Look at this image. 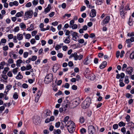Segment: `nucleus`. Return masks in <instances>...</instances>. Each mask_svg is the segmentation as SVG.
<instances>
[{
	"label": "nucleus",
	"mask_w": 134,
	"mask_h": 134,
	"mask_svg": "<svg viewBox=\"0 0 134 134\" xmlns=\"http://www.w3.org/2000/svg\"><path fill=\"white\" fill-rule=\"evenodd\" d=\"M62 49L64 51H66L68 49V47L66 46H62Z\"/></svg>",
	"instance_id": "46"
},
{
	"label": "nucleus",
	"mask_w": 134,
	"mask_h": 134,
	"mask_svg": "<svg viewBox=\"0 0 134 134\" xmlns=\"http://www.w3.org/2000/svg\"><path fill=\"white\" fill-rule=\"evenodd\" d=\"M9 70V68L8 67H5L4 68L3 71L2 72L3 74H6L8 71Z\"/></svg>",
	"instance_id": "25"
},
{
	"label": "nucleus",
	"mask_w": 134,
	"mask_h": 134,
	"mask_svg": "<svg viewBox=\"0 0 134 134\" xmlns=\"http://www.w3.org/2000/svg\"><path fill=\"white\" fill-rule=\"evenodd\" d=\"M33 13L32 10H30L26 12L24 14V18L28 19L32 18Z\"/></svg>",
	"instance_id": "6"
},
{
	"label": "nucleus",
	"mask_w": 134,
	"mask_h": 134,
	"mask_svg": "<svg viewBox=\"0 0 134 134\" xmlns=\"http://www.w3.org/2000/svg\"><path fill=\"white\" fill-rule=\"evenodd\" d=\"M125 82L126 83L128 84L129 82V78L128 76H126L125 78Z\"/></svg>",
	"instance_id": "42"
},
{
	"label": "nucleus",
	"mask_w": 134,
	"mask_h": 134,
	"mask_svg": "<svg viewBox=\"0 0 134 134\" xmlns=\"http://www.w3.org/2000/svg\"><path fill=\"white\" fill-rule=\"evenodd\" d=\"M69 116H66L64 120L62 121V122L67 124V122H68V121L69 119Z\"/></svg>",
	"instance_id": "23"
},
{
	"label": "nucleus",
	"mask_w": 134,
	"mask_h": 134,
	"mask_svg": "<svg viewBox=\"0 0 134 134\" xmlns=\"http://www.w3.org/2000/svg\"><path fill=\"white\" fill-rule=\"evenodd\" d=\"M61 130L59 129H58L55 131V134H59L61 133Z\"/></svg>",
	"instance_id": "48"
},
{
	"label": "nucleus",
	"mask_w": 134,
	"mask_h": 134,
	"mask_svg": "<svg viewBox=\"0 0 134 134\" xmlns=\"http://www.w3.org/2000/svg\"><path fill=\"white\" fill-rule=\"evenodd\" d=\"M125 125L126 124L122 121L120 122L118 124L119 126L120 127L125 126Z\"/></svg>",
	"instance_id": "29"
},
{
	"label": "nucleus",
	"mask_w": 134,
	"mask_h": 134,
	"mask_svg": "<svg viewBox=\"0 0 134 134\" xmlns=\"http://www.w3.org/2000/svg\"><path fill=\"white\" fill-rule=\"evenodd\" d=\"M126 71L128 74H131L133 72V68L131 67H129L126 69Z\"/></svg>",
	"instance_id": "13"
},
{
	"label": "nucleus",
	"mask_w": 134,
	"mask_h": 134,
	"mask_svg": "<svg viewBox=\"0 0 134 134\" xmlns=\"http://www.w3.org/2000/svg\"><path fill=\"white\" fill-rule=\"evenodd\" d=\"M24 15V12L23 11L17 13L15 15V16L17 18L21 17Z\"/></svg>",
	"instance_id": "15"
},
{
	"label": "nucleus",
	"mask_w": 134,
	"mask_h": 134,
	"mask_svg": "<svg viewBox=\"0 0 134 134\" xmlns=\"http://www.w3.org/2000/svg\"><path fill=\"white\" fill-rule=\"evenodd\" d=\"M16 78V79H21L23 78V76L21 75L20 72H19L18 73Z\"/></svg>",
	"instance_id": "22"
},
{
	"label": "nucleus",
	"mask_w": 134,
	"mask_h": 134,
	"mask_svg": "<svg viewBox=\"0 0 134 134\" xmlns=\"http://www.w3.org/2000/svg\"><path fill=\"white\" fill-rule=\"evenodd\" d=\"M17 39L19 40H21L23 38V36L22 34L20 33L18 34L16 36Z\"/></svg>",
	"instance_id": "19"
},
{
	"label": "nucleus",
	"mask_w": 134,
	"mask_h": 134,
	"mask_svg": "<svg viewBox=\"0 0 134 134\" xmlns=\"http://www.w3.org/2000/svg\"><path fill=\"white\" fill-rule=\"evenodd\" d=\"M12 87V86L10 85H8L6 86L5 87V89L4 92V93L6 94H7L9 91L10 90Z\"/></svg>",
	"instance_id": "11"
},
{
	"label": "nucleus",
	"mask_w": 134,
	"mask_h": 134,
	"mask_svg": "<svg viewBox=\"0 0 134 134\" xmlns=\"http://www.w3.org/2000/svg\"><path fill=\"white\" fill-rule=\"evenodd\" d=\"M13 98L14 99H16L18 98V95L17 92H15L13 95Z\"/></svg>",
	"instance_id": "31"
},
{
	"label": "nucleus",
	"mask_w": 134,
	"mask_h": 134,
	"mask_svg": "<svg viewBox=\"0 0 134 134\" xmlns=\"http://www.w3.org/2000/svg\"><path fill=\"white\" fill-rule=\"evenodd\" d=\"M8 45L10 48H13L14 46V44L12 42H10L8 43Z\"/></svg>",
	"instance_id": "63"
},
{
	"label": "nucleus",
	"mask_w": 134,
	"mask_h": 134,
	"mask_svg": "<svg viewBox=\"0 0 134 134\" xmlns=\"http://www.w3.org/2000/svg\"><path fill=\"white\" fill-rule=\"evenodd\" d=\"M19 26L21 29H24L26 27V25L24 23H21L19 24Z\"/></svg>",
	"instance_id": "26"
},
{
	"label": "nucleus",
	"mask_w": 134,
	"mask_h": 134,
	"mask_svg": "<svg viewBox=\"0 0 134 134\" xmlns=\"http://www.w3.org/2000/svg\"><path fill=\"white\" fill-rule=\"evenodd\" d=\"M70 42V39L69 38V37L67 36L66 37L64 41V42L65 43H69Z\"/></svg>",
	"instance_id": "20"
},
{
	"label": "nucleus",
	"mask_w": 134,
	"mask_h": 134,
	"mask_svg": "<svg viewBox=\"0 0 134 134\" xmlns=\"http://www.w3.org/2000/svg\"><path fill=\"white\" fill-rule=\"evenodd\" d=\"M130 58L131 59H133L134 58V51L130 55Z\"/></svg>",
	"instance_id": "41"
},
{
	"label": "nucleus",
	"mask_w": 134,
	"mask_h": 134,
	"mask_svg": "<svg viewBox=\"0 0 134 134\" xmlns=\"http://www.w3.org/2000/svg\"><path fill=\"white\" fill-rule=\"evenodd\" d=\"M68 65L69 66L71 67L73 66L74 64L72 62L70 61L68 62Z\"/></svg>",
	"instance_id": "59"
},
{
	"label": "nucleus",
	"mask_w": 134,
	"mask_h": 134,
	"mask_svg": "<svg viewBox=\"0 0 134 134\" xmlns=\"http://www.w3.org/2000/svg\"><path fill=\"white\" fill-rule=\"evenodd\" d=\"M86 77L91 80H94L95 79V75L88 69H87L85 72Z\"/></svg>",
	"instance_id": "2"
},
{
	"label": "nucleus",
	"mask_w": 134,
	"mask_h": 134,
	"mask_svg": "<svg viewBox=\"0 0 134 134\" xmlns=\"http://www.w3.org/2000/svg\"><path fill=\"white\" fill-rule=\"evenodd\" d=\"M44 26V24L43 23H40L39 25V27L40 29V30L42 31V29H44V28H43Z\"/></svg>",
	"instance_id": "40"
},
{
	"label": "nucleus",
	"mask_w": 134,
	"mask_h": 134,
	"mask_svg": "<svg viewBox=\"0 0 134 134\" xmlns=\"http://www.w3.org/2000/svg\"><path fill=\"white\" fill-rule=\"evenodd\" d=\"M53 79V75L52 74H47L45 77L44 82L45 83L48 84L51 82Z\"/></svg>",
	"instance_id": "5"
},
{
	"label": "nucleus",
	"mask_w": 134,
	"mask_h": 134,
	"mask_svg": "<svg viewBox=\"0 0 134 134\" xmlns=\"http://www.w3.org/2000/svg\"><path fill=\"white\" fill-rule=\"evenodd\" d=\"M58 87L57 85H54L53 87V89L55 92H56L58 90Z\"/></svg>",
	"instance_id": "62"
},
{
	"label": "nucleus",
	"mask_w": 134,
	"mask_h": 134,
	"mask_svg": "<svg viewBox=\"0 0 134 134\" xmlns=\"http://www.w3.org/2000/svg\"><path fill=\"white\" fill-rule=\"evenodd\" d=\"M19 4L18 2L17 1H14L13 2H11L9 3V5L11 7H12L13 5L18 6Z\"/></svg>",
	"instance_id": "14"
},
{
	"label": "nucleus",
	"mask_w": 134,
	"mask_h": 134,
	"mask_svg": "<svg viewBox=\"0 0 134 134\" xmlns=\"http://www.w3.org/2000/svg\"><path fill=\"white\" fill-rule=\"evenodd\" d=\"M118 127V125L117 124H115L113 125V128L114 130L117 129Z\"/></svg>",
	"instance_id": "57"
},
{
	"label": "nucleus",
	"mask_w": 134,
	"mask_h": 134,
	"mask_svg": "<svg viewBox=\"0 0 134 134\" xmlns=\"http://www.w3.org/2000/svg\"><path fill=\"white\" fill-rule=\"evenodd\" d=\"M88 131L89 134H95L96 133L95 129L92 125H90L88 127Z\"/></svg>",
	"instance_id": "7"
},
{
	"label": "nucleus",
	"mask_w": 134,
	"mask_h": 134,
	"mask_svg": "<svg viewBox=\"0 0 134 134\" xmlns=\"http://www.w3.org/2000/svg\"><path fill=\"white\" fill-rule=\"evenodd\" d=\"M70 27L73 29H76L77 28V26L76 24H74L71 26Z\"/></svg>",
	"instance_id": "38"
},
{
	"label": "nucleus",
	"mask_w": 134,
	"mask_h": 134,
	"mask_svg": "<svg viewBox=\"0 0 134 134\" xmlns=\"http://www.w3.org/2000/svg\"><path fill=\"white\" fill-rule=\"evenodd\" d=\"M70 32L72 37V39L75 41H77V38L79 37L78 34L76 32H74L72 31H71Z\"/></svg>",
	"instance_id": "8"
},
{
	"label": "nucleus",
	"mask_w": 134,
	"mask_h": 134,
	"mask_svg": "<svg viewBox=\"0 0 134 134\" xmlns=\"http://www.w3.org/2000/svg\"><path fill=\"white\" fill-rule=\"evenodd\" d=\"M51 9V5L49 4L47 8H46L44 10V12L46 14L49 12Z\"/></svg>",
	"instance_id": "16"
},
{
	"label": "nucleus",
	"mask_w": 134,
	"mask_h": 134,
	"mask_svg": "<svg viewBox=\"0 0 134 134\" xmlns=\"http://www.w3.org/2000/svg\"><path fill=\"white\" fill-rule=\"evenodd\" d=\"M74 107H75L78 105L79 104L78 101L77 100H74L72 103Z\"/></svg>",
	"instance_id": "24"
},
{
	"label": "nucleus",
	"mask_w": 134,
	"mask_h": 134,
	"mask_svg": "<svg viewBox=\"0 0 134 134\" xmlns=\"http://www.w3.org/2000/svg\"><path fill=\"white\" fill-rule=\"evenodd\" d=\"M120 14L122 17H123L124 16V13L123 11V10H120Z\"/></svg>",
	"instance_id": "51"
},
{
	"label": "nucleus",
	"mask_w": 134,
	"mask_h": 134,
	"mask_svg": "<svg viewBox=\"0 0 134 134\" xmlns=\"http://www.w3.org/2000/svg\"><path fill=\"white\" fill-rule=\"evenodd\" d=\"M83 57V55L80 54L79 55H77L76 53H74L72 54L69 57V58L74 57V60H80L82 59Z\"/></svg>",
	"instance_id": "4"
},
{
	"label": "nucleus",
	"mask_w": 134,
	"mask_h": 134,
	"mask_svg": "<svg viewBox=\"0 0 134 134\" xmlns=\"http://www.w3.org/2000/svg\"><path fill=\"white\" fill-rule=\"evenodd\" d=\"M38 3V0H34L32 2V3L33 5H36Z\"/></svg>",
	"instance_id": "32"
},
{
	"label": "nucleus",
	"mask_w": 134,
	"mask_h": 134,
	"mask_svg": "<svg viewBox=\"0 0 134 134\" xmlns=\"http://www.w3.org/2000/svg\"><path fill=\"white\" fill-rule=\"evenodd\" d=\"M1 42L2 43H5L7 42V40L5 38H3L1 40Z\"/></svg>",
	"instance_id": "55"
},
{
	"label": "nucleus",
	"mask_w": 134,
	"mask_h": 134,
	"mask_svg": "<svg viewBox=\"0 0 134 134\" xmlns=\"http://www.w3.org/2000/svg\"><path fill=\"white\" fill-rule=\"evenodd\" d=\"M103 0H96V3L97 4L101 5L103 3Z\"/></svg>",
	"instance_id": "28"
},
{
	"label": "nucleus",
	"mask_w": 134,
	"mask_h": 134,
	"mask_svg": "<svg viewBox=\"0 0 134 134\" xmlns=\"http://www.w3.org/2000/svg\"><path fill=\"white\" fill-rule=\"evenodd\" d=\"M18 69L17 68H16L13 69V73L15 74H16L18 72Z\"/></svg>",
	"instance_id": "33"
},
{
	"label": "nucleus",
	"mask_w": 134,
	"mask_h": 134,
	"mask_svg": "<svg viewBox=\"0 0 134 134\" xmlns=\"http://www.w3.org/2000/svg\"><path fill=\"white\" fill-rule=\"evenodd\" d=\"M91 60L89 59V57H87L84 59L83 61V64L85 65H87L90 64L91 62Z\"/></svg>",
	"instance_id": "10"
},
{
	"label": "nucleus",
	"mask_w": 134,
	"mask_h": 134,
	"mask_svg": "<svg viewBox=\"0 0 134 134\" xmlns=\"http://www.w3.org/2000/svg\"><path fill=\"white\" fill-rule=\"evenodd\" d=\"M19 30V26H16L14 28V31L15 32H18Z\"/></svg>",
	"instance_id": "47"
},
{
	"label": "nucleus",
	"mask_w": 134,
	"mask_h": 134,
	"mask_svg": "<svg viewBox=\"0 0 134 134\" xmlns=\"http://www.w3.org/2000/svg\"><path fill=\"white\" fill-rule=\"evenodd\" d=\"M80 122L81 123H83L85 121V119L83 117H81L79 119Z\"/></svg>",
	"instance_id": "43"
},
{
	"label": "nucleus",
	"mask_w": 134,
	"mask_h": 134,
	"mask_svg": "<svg viewBox=\"0 0 134 134\" xmlns=\"http://www.w3.org/2000/svg\"><path fill=\"white\" fill-rule=\"evenodd\" d=\"M110 19V17L109 16H107L102 21L101 24L104 25L108 23Z\"/></svg>",
	"instance_id": "9"
},
{
	"label": "nucleus",
	"mask_w": 134,
	"mask_h": 134,
	"mask_svg": "<svg viewBox=\"0 0 134 134\" xmlns=\"http://www.w3.org/2000/svg\"><path fill=\"white\" fill-rule=\"evenodd\" d=\"M107 65V62H106L104 61L99 66L100 68L101 69H103Z\"/></svg>",
	"instance_id": "17"
},
{
	"label": "nucleus",
	"mask_w": 134,
	"mask_h": 134,
	"mask_svg": "<svg viewBox=\"0 0 134 134\" xmlns=\"http://www.w3.org/2000/svg\"><path fill=\"white\" fill-rule=\"evenodd\" d=\"M127 65L126 64H124L122 66V70L123 71H125L126 68L127 67Z\"/></svg>",
	"instance_id": "37"
},
{
	"label": "nucleus",
	"mask_w": 134,
	"mask_h": 134,
	"mask_svg": "<svg viewBox=\"0 0 134 134\" xmlns=\"http://www.w3.org/2000/svg\"><path fill=\"white\" fill-rule=\"evenodd\" d=\"M57 56L59 58H62L63 56V54L61 53H59L57 54Z\"/></svg>",
	"instance_id": "49"
},
{
	"label": "nucleus",
	"mask_w": 134,
	"mask_h": 134,
	"mask_svg": "<svg viewBox=\"0 0 134 134\" xmlns=\"http://www.w3.org/2000/svg\"><path fill=\"white\" fill-rule=\"evenodd\" d=\"M32 66L30 64H28L27 65L26 67V70H29L32 68Z\"/></svg>",
	"instance_id": "35"
},
{
	"label": "nucleus",
	"mask_w": 134,
	"mask_h": 134,
	"mask_svg": "<svg viewBox=\"0 0 134 134\" xmlns=\"http://www.w3.org/2000/svg\"><path fill=\"white\" fill-rule=\"evenodd\" d=\"M91 102V98L90 97L87 98L82 103V108L84 109L88 108Z\"/></svg>",
	"instance_id": "3"
},
{
	"label": "nucleus",
	"mask_w": 134,
	"mask_h": 134,
	"mask_svg": "<svg viewBox=\"0 0 134 134\" xmlns=\"http://www.w3.org/2000/svg\"><path fill=\"white\" fill-rule=\"evenodd\" d=\"M64 87L65 88L67 89H68L70 87V85L68 83H66L65 84V85L64 86Z\"/></svg>",
	"instance_id": "64"
},
{
	"label": "nucleus",
	"mask_w": 134,
	"mask_h": 134,
	"mask_svg": "<svg viewBox=\"0 0 134 134\" xmlns=\"http://www.w3.org/2000/svg\"><path fill=\"white\" fill-rule=\"evenodd\" d=\"M60 122H58L55 123V126L56 128H58L60 126Z\"/></svg>",
	"instance_id": "58"
},
{
	"label": "nucleus",
	"mask_w": 134,
	"mask_h": 134,
	"mask_svg": "<svg viewBox=\"0 0 134 134\" xmlns=\"http://www.w3.org/2000/svg\"><path fill=\"white\" fill-rule=\"evenodd\" d=\"M63 45V43H61L59 44H57L55 47V50L57 51Z\"/></svg>",
	"instance_id": "18"
},
{
	"label": "nucleus",
	"mask_w": 134,
	"mask_h": 134,
	"mask_svg": "<svg viewBox=\"0 0 134 134\" xmlns=\"http://www.w3.org/2000/svg\"><path fill=\"white\" fill-rule=\"evenodd\" d=\"M78 42L81 44H82L84 43V40L83 39H80L78 40Z\"/></svg>",
	"instance_id": "60"
},
{
	"label": "nucleus",
	"mask_w": 134,
	"mask_h": 134,
	"mask_svg": "<svg viewBox=\"0 0 134 134\" xmlns=\"http://www.w3.org/2000/svg\"><path fill=\"white\" fill-rule=\"evenodd\" d=\"M37 32V30H35L34 31H33L31 33V35H32L33 36H34L36 35V34Z\"/></svg>",
	"instance_id": "53"
},
{
	"label": "nucleus",
	"mask_w": 134,
	"mask_h": 134,
	"mask_svg": "<svg viewBox=\"0 0 134 134\" xmlns=\"http://www.w3.org/2000/svg\"><path fill=\"white\" fill-rule=\"evenodd\" d=\"M37 58V56L36 55L33 56L31 58H30L31 60L32 61H34L36 60Z\"/></svg>",
	"instance_id": "36"
},
{
	"label": "nucleus",
	"mask_w": 134,
	"mask_h": 134,
	"mask_svg": "<svg viewBox=\"0 0 134 134\" xmlns=\"http://www.w3.org/2000/svg\"><path fill=\"white\" fill-rule=\"evenodd\" d=\"M127 36L129 37H132L134 36V32H130L127 34Z\"/></svg>",
	"instance_id": "44"
},
{
	"label": "nucleus",
	"mask_w": 134,
	"mask_h": 134,
	"mask_svg": "<svg viewBox=\"0 0 134 134\" xmlns=\"http://www.w3.org/2000/svg\"><path fill=\"white\" fill-rule=\"evenodd\" d=\"M67 126L69 132L72 133L75 130V123L72 121H69L67 122Z\"/></svg>",
	"instance_id": "1"
},
{
	"label": "nucleus",
	"mask_w": 134,
	"mask_h": 134,
	"mask_svg": "<svg viewBox=\"0 0 134 134\" xmlns=\"http://www.w3.org/2000/svg\"><path fill=\"white\" fill-rule=\"evenodd\" d=\"M29 53L28 52H24L23 53V56L24 58H27L28 56Z\"/></svg>",
	"instance_id": "30"
},
{
	"label": "nucleus",
	"mask_w": 134,
	"mask_h": 134,
	"mask_svg": "<svg viewBox=\"0 0 134 134\" xmlns=\"http://www.w3.org/2000/svg\"><path fill=\"white\" fill-rule=\"evenodd\" d=\"M130 116L128 115H127L125 119H126V120L127 122H129L130 121Z\"/></svg>",
	"instance_id": "52"
},
{
	"label": "nucleus",
	"mask_w": 134,
	"mask_h": 134,
	"mask_svg": "<svg viewBox=\"0 0 134 134\" xmlns=\"http://www.w3.org/2000/svg\"><path fill=\"white\" fill-rule=\"evenodd\" d=\"M30 42L32 44H33L36 43V41L35 39L32 38Z\"/></svg>",
	"instance_id": "54"
},
{
	"label": "nucleus",
	"mask_w": 134,
	"mask_h": 134,
	"mask_svg": "<svg viewBox=\"0 0 134 134\" xmlns=\"http://www.w3.org/2000/svg\"><path fill=\"white\" fill-rule=\"evenodd\" d=\"M8 63L9 64H12L14 63V60L12 59H9L8 60Z\"/></svg>",
	"instance_id": "50"
},
{
	"label": "nucleus",
	"mask_w": 134,
	"mask_h": 134,
	"mask_svg": "<svg viewBox=\"0 0 134 134\" xmlns=\"http://www.w3.org/2000/svg\"><path fill=\"white\" fill-rule=\"evenodd\" d=\"M32 5L31 3V2H29L27 3L25 5V7H30Z\"/></svg>",
	"instance_id": "56"
},
{
	"label": "nucleus",
	"mask_w": 134,
	"mask_h": 134,
	"mask_svg": "<svg viewBox=\"0 0 134 134\" xmlns=\"http://www.w3.org/2000/svg\"><path fill=\"white\" fill-rule=\"evenodd\" d=\"M96 12L94 9H93L91 10V12L90 13V16L91 17H94L96 15Z\"/></svg>",
	"instance_id": "12"
},
{
	"label": "nucleus",
	"mask_w": 134,
	"mask_h": 134,
	"mask_svg": "<svg viewBox=\"0 0 134 134\" xmlns=\"http://www.w3.org/2000/svg\"><path fill=\"white\" fill-rule=\"evenodd\" d=\"M8 37L9 40H11L13 38V36L12 34H10L8 35Z\"/></svg>",
	"instance_id": "61"
},
{
	"label": "nucleus",
	"mask_w": 134,
	"mask_h": 134,
	"mask_svg": "<svg viewBox=\"0 0 134 134\" xmlns=\"http://www.w3.org/2000/svg\"><path fill=\"white\" fill-rule=\"evenodd\" d=\"M61 123L62 125L61 126L60 128L61 129L63 130L64 128L65 127L67 126V124L62 122H61Z\"/></svg>",
	"instance_id": "34"
},
{
	"label": "nucleus",
	"mask_w": 134,
	"mask_h": 134,
	"mask_svg": "<svg viewBox=\"0 0 134 134\" xmlns=\"http://www.w3.org/2000/svg\"><path fill=\"white\" fill-rule=\"evenodd\" d=\"M22 63V60L20 59L17 60L16 62V65L18 67H20L21 64Z\"/></svg>",
	"instance_id": "21"
},
{
	"label": "nucleus",
	"mask_w": 134,
	"mask_h": 134,
	"mask_svg": "<svg viewBox=\"0 0 134 134\" xmlns=\"http://www.w3.org/2000/svg\"><path fill=\"white\" fill-rule=\"evenodd\" d=\"M34 29V25L32 24H31L30 27L27 29V30L29 31H31L33 30Z\"/></svg>",
	"instance_id": "27"
},
{
	"label": "nucleus",
	"mask_w": 134,
	"mask_h": 134,
	"mask_svg": "<svg viewBox=\"0 0 134 134\" xmlns=\"http://www.w3.org/2000/svg\"><path fill=\"white\" fill-rule=\"evenodd\" d=\"M80 132L81 133L83 134L86 132V130L84 128H82L80 130Z\"/></svg>",
	"instance_id": "45"
},
{
	"label": "nucleus",
	"mask_w": 134,
	"mask_h": 134,
	"mask_svg": "<svg viewBox=\"0 0 134 134\" xmlns=\"http://www.w3.org/2000/svg\"><path fill=\"white\" fill-rule=\"evenodd\" d=\"M35 12L34 13V15L35 17H36L37 16V13L38 11L37 8H35Z\"/></svg>",
	"instance_id": "39"
}]
</instances>
